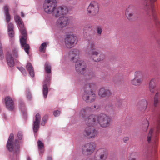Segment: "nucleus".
<instances>
[{
  "instance_id": "54",
  "label": "nucleus",
  "mask_w": 160,
  "mask_h": 160,
  "mask_svg": "<svg viewBox=\"0 0 160 160\" xmlns=\"http://www.w3.org/2000/svg\"><path fill=\"white\" fill-rule=\"evenodd\" d=\"M111 109H113V108H112V107H111Z\"/></svg>"
},
{
  "instance_id": "3",
  "label": "nucleus",
  "mask_w": 160,
  "mask_h": 160,
  "mask_svg": "<svg viewBox=\"0 0 160 160\" xmlns=\"http://www.w3.org/2000/svg\"><path fill=\"white\" fill-rule=\"evenodd\" d=\"M14 20L17 23L18 25L19 30L22 35V37L20 39V42L21 45L25 52L28 54H29L30 47L29 44L26 43L27 34L25 28L24 27L23 22L20 17L18 15L15 16Z\"/></svg>"
},
{
  "instance_id": "48",
  "label": "nucleus",
  "mask_w": 160,
  "mask_h": 160,
  "mask_svg": "<svg viewBox=\"0 0 160 160\" xmlns=\"http://www.w3.org/2000/svg\"><path fill=\"white\" fill-rule=\"evenodd\" d=\"M85 28H88L90 29H91L92 28V27L90 25H88L86 26V27Z\"/></svg>"
},
{
  "instance_id": "6",
  "label": "nucleus",
  "mask_w": 160,
  "mask_h": 160,
  "mask_svg": "<svg viewBox=\"0 0 160 160\" xmlns=\"http://www.w3.org/2000/svg\"><path fill=\"white\" fill-rule=\"evenodd\" d=\"M98 116V123H99L101 127L106 128L109 126L111 120L109 116L105 114H101Z\"/></svg>"
},
{
  "instance_id": "44",
  "label": "nucleus",
  "mask_w": 160,
  "mask_h": 160,
  "mask_svg": "<svg viewBox=\"0 0 160 160\" xmlns=\"http://www.w3.org/2000/svg\"><path fill=\"white\" fill-rule=\"evenodd\" d=\"M15 145L16 146L17 148H19V142L17 140H16L15 141Z\"/></svg>"
},
{
  "instance_id": "5",
  "label": "nucleus",
  "mask_w": 160,
  "mask_h": 160,
  "mask_svg": "<svg viewBox=\"0 0 160 160\" xmlns=\"http://www.w3.org/2000/svg\"><path fill=\"white\" fill-rule=\"evenodd\" d=\"M99 10V5L96 1H92L87 9V13L89 16H95L98 14Z\"/></svg>"
},
{
  "instance_id": "38",
  "label": "nucleus",
  "mask_w": 160,
  "mask_h": 160,
  "mask_svg": "<svg viewBox=\"0 0 160 160\" xmlns=\"http://www.w3.org/2000/svg\"><path fill=\"white\" fill-rule=\"evenodd\" d=\"M13 25L12 23H10L8 24V30H13Z\"/></svg>"
},
{
  "instance_id": "8",
  "label": "nucleus",
  "mask_w": 160,
  "mask_h": 160,
  "mask_svg": "<svg viewBox=\"0 0 160 160\" xmlns=\"http://www.w3.org/2000/svg\"><path fill=\"white\" fill-rule=\"evenodd\" d=\"M95 148V146L91 143L85 144L82 147V153L85 155H91L92 154Z\"/></svg>"
},
{
  "instance_id": "49",
  "label": "nucleus",
  "mask_w": 160,
  "mask_h": 160,
  "mask_svg": "<svg viewBox=\"0 0 160 160\" xmlns=\"http://www.w3.org/2000/svg\"><path fill=\"white\" fill-rule=\"evenodd\" d=\"M21 16L22 17H23L24 16V14L22 12H21Z\"/></svg>"
},
{
  "instance_id": "10",
  "label": "nucleus",
  "mask_w": 160,
  "mask_h": 160,
  "mask_svg": "<svg viewBox=\"0 0 160 160\" xmlns=\"http://www.w3.org/2000/svg\"><path fill=\"white\" fill-rule=\"evenodd\" d=\"M91 56H89L94 61L98 62L103 60L105 58L104 54L99 53L96 50H92L91 52Z\"/></svg>"
},
{
  "instance_id": "33",
  "label": "nucleus",
  "mask_w": 160,
  "mask_h": 160,
  "mask_svg": "<svg viewBox=\"0 0 160 160\" xmlns=\"http://www.w3.org/2000/svg\"><path fill=\"white\" fill-rule=\"evenodd\" d=\"M12 54L16 58L18 57V51L16 48H14L12 50Z\"/></svg>"
},
{
  "instance_id": "1",
  "label": "nucleus",
  "mask_w": 160,
  "mask_h": 160,
  "mask_svg": "<svg viewBox=\"0 0 160 160\" xmlns=\"http://www.w3.org/2000/svg\"><path fill=\"white\" fill-rule=\"evenodd\" d=\"M43 7L46 13L52 14L55 18L66 15L68 11L67 8L66 6L57 7L56 0H45Z\"/></svg>"
},
{
  "instance_id": "26",
  "label": "nucleus",
  "mask_w": 160,
  "mask_h": 160,
  "mask_svg": "<svg viewBox=\"0 0 160 160\" xmlns=\"http://www.w3.org/2000/svg\"><path fill=\"white\" fill-rule=\"evenodd\" d=\"M158 93H156L154 98L153 105L155 107H157L158 103Z\"/></svg>"
},
{
  "instance_id": "9",
  "label": "nucleus",
  "mask_w": 160,
  "mask_h": 160,
  "mask_svg": "<svg viewBox=\"0 0 160 160\" xmlns=\"http://www.w3.org/2000/svg\"><path fill=\"white\" fill-rule=\"evenodd\" d=\"M70 22V18L66 16L60 17L57 21L56 25L57 27L62 28L66 27Z\"/></svg>"
},
{
  "instance_id": "28",
  "label": "nucleus",
  "mask_w": 160,
  "mask_h": 160,
  "mask_svg": "<svg viewBox=\"0 0 160 160\" xmlns=\"http://www.w3.org/2000/svg\"><path fill=\"white\" fill-rule=\"evenodd\" d=\"M46 47L47 44L45 42L42 43L39 47L40 51L44 52H45Z\"/></svg>"
},
{
  "instance_id": "53",
  "label": "nucleus",
  "mask_w": 160,
  "mask_h": 160,
  "mask_svg": "<svg viewBox=\"0 0 160 160\" xmlns=\"http://www.w3.org/2000/svg\"><path fill=\"white\" fill-rule=\"evenodd\" d=\"M28 160H31L30 158L29 157H28Z\"/></svg>"
},
{
  "instance_id": "13",
  "label": "nucleus",
  "mask_w": 160,
  "mask_h": 160,
  "mask_svg": "<svg viewBox=\"0 0 160 160\" xmlns=\"http://www.w3.org/2000/svg\"><path fill=\"white\" fill-rule=\"evenodd\" d=\"M135 11V8L133 6L130 5L126 8L125 14L128 20H130L132 19Z\"/></svg>"
},
{
  "instance_id": "42",
  "label": "nucleus",
  "mask_w": 160,
  "mask_h": 160,
  "mask_svg": "<svg viewBox=\"0 0 160 160\" xmlns=\"http://www.w3.org/2000/svg\"><path fill=\"white\" fill-rule=\"evenodd\" d=\"M18 137L19 140H21L22 138V132H19L18 134Z\"/></svg>"
},
{
  "instance_id": "11",
  "label": "nucleus",
  "mask_w": 160,
  "mask_h": 160,
  "mask_svg": "<svg viewBox=\"0 0 160 160\" xmlns=\"http://www.w3.org/2000/svg\"><path fill=\"white\" fill-rule=\"evenodd\" d=\"M98 134L97 131L93 127H87L83 132V135L89 138H94Z\"/></svg>"
},
{
  "instance_id": "18",
  "label": "nucleus",
  "mask_w": 160,
  "mask_h": 160,
  "mask_svg": "<svg viewBox=\"0 0 160 160\" xmlns=\"http://www.w3.org/2000/svg\"><path fill=\"white\" fill-rule=\"evenodd\" d=\"M147 105V101L145 99H143L138 102L137 108L140 111H144L146 109Z\"/></svg>"
},
{
  "instance_id": "15",
  "label": "nucleus",
  "mask_w": 160,
  "mask_h": 160,
  "mask_svg": "<svg viewBox=\"0 0 160 160\" xmlns=\"http://www.w3.org/2000/svg\"><path fill=\"white\" fill-rule=\"evenodd\" d=\"M50 77L48 75L46 78V79L44 81L43 84V93L44 97L46 98L48 93V86L50 83Z\"/></svg>"
},
{
  "instance_id": "41",
  "label": "nucleus",
  "mask_w": 160,
  "mask_h": 160,
  "mask_svg": "<svg viewBox=\"0 0 160 160\" xmlns=\"http://www.w3.org/2000/svg\"><path fill=\"white\" fill-rule=\"evenodd\" d=\"M4 11L5 14H9L8 12V6H5L4 7Z\"/></svg>"
},
{
  "instance_id": "21",
  "label": "nucleus",
  "mask_w": 160,
  "mask_h": 160,
  "mask_svg": "<svg viewBox=\"0 0 160 160\" xmlns=\"http://www.w3.org/2000/svg\"><path fill=\"white\" fill-rule=\"evenodd\" d=\"M156 79L152 78L150 81L149 83V89L151 93L154 92L156 90Z\"/></svg>"
},
{
  "instance_id": "19",
  "label": "nucleus",
  "mask_w": 160,
  "mask_h": 160,
  "mask_svg": "<svg viewBox=\"0 0 160 160\" xmlns=\"http://www.w3.org/2000/svg\"><path fill=\"white\" fill-rule=\"evenodd\" d=\"M14 134L12 133L10 134L8 138V140L7 144V147L8 150L12 151L13 149V142Z\"/></svg>"
},
{
  "instance_id": "52",
  "label": "nucleus",
  "mask_w": 160,
  "mask_h": 160,
  "mask_svg": "<svg viewBox=\"0 0 160 160\" xmlns=\"http://www.w3.org/2000/svg\"><path fill=\"white\" fill-rule=\"evenodd\" d=\"M28 98H29V99H30V98H31V96L30 95H28Z\"/></svg>"
},
{
  "instance_id": "31",
  "label": "nucleus",
  "mask_w": 160,
  "mask_h": 160,
  "mask_svg": "<svg viewBox=\"0 0 160 160\" xmlns=\"http://www.w3.org/2000/svg\"><path fill=\"white\" fill-rule=\"evenodd\" d=\"M89 48H90V51L88 52V55L89 56H90L91 55V51L93 50H96L95 48V45L94 43L92 42L90 43L89 45Z\"/></svg>"
},
{
  "instance_id": "43",
  "label": "nucleus",
  "mask_w": 160,
  "mask_h": 160,
  "mask_svg": "<svg viewBox=\"0 0 160 160\" xmlns=\"http://www.w3.org/2000/svg\"><path fill=\"white\" fill-rule=\"evenodd\" d=\"M53 114L55 117L58 116L60 114V112L58 110L54 111L53 112Z\"/></svg>"
},
{
  "instance_id": "30",
  "label": "nucleus",
  "mask_w": 160,
  "mask_h": 160,
  "mask_svg": "<svg viewBox=\"0 0 160 160\" xmlns=\"http://www.w3.org/2000/svg\"><path fill=\"white\" fill-rule=\"evenodd\" d=\"M38 149L42 152V151L44 148L43 143L40 140H39L38 142Z\"/></svg>"
},
{
  "instance_id": "50",
  "label": "nucleus",
  "mask_w": 160,
  "mask_h": 160,
  "mask_svg": "<svg viewBox=\"0 0 160 160\" xmlns=\"http://www.w3.org/2000/svg\"><path fill=\"white\" fill-rule=\"evenodd\" d=\"M47 160H52V158L51 157H48V158Z\"/></svg>"
},
{
  "instance_id": "27",
  "label": "nucleus",
  "mask_w": 160,
  "mask_h": 160,
  "mask_svg": "<svg viewBox=\"0 0 160 160\" xmlns=\"http://www.w3.org/2000/svg\"><path fill=\"white\" fill-rule=\"evenodd\" d=\"M45 69L46 72L48 73H49L51 72V67L48 62H46L45 64Z\"/></svg>"
},
{
  "instance_id": "51",
  "label": "nucleus",
  "mask_w": 160,
  "mask_h": 160,
  "mask_svg": "<svg viewBox=\"0 0 160 160\" xmlns=\"http://www.w3.org/2000/svg\"><path fill=\"white\" fill-rule=\"evenodd\" d=\"M129 160H136V159L134 158H132L131 159H129Z\"/></svg>"
},
{
  "instance_id": "22",
  "label": "nucleus",
  "mask_w": 160,
  "mask_h": 160,
  "mask_svg": "<svg viewBox=\"0 0 160 160\" xmlns=\"http://www.w3.org/2000/svg\"><path fill=\"white\" fill-rule=\"evenodd\" d=\"M6 58L8 65L10 67L13 66L14 64V59L10 52H8L7 53Z\"/></svg>"
},
{
  "instance_id": "25",
  "label": "nucleus",
  "mask_w": 160,
  "mask_h": 160,
  "mask_svg": "<svg viewBox=\"0 0 160 160\" xmlns=\"http://www.w3.org/2000/svg\"><path fill=\"white\" fill-rule=\"evenodd\" d=\"M91 108L89 107H86L82 110L80 112V115L84 117L85 116L91 111Z\"/></svg>"
},
{
  "instance_id": "14",
  "label": "nucleus",
  "mask_w": 160,
  "mask_h": 160,
  "mask_svg": "<svg viewBox=\"0 0 160 160\" xmlns=\"http://www.w3.org/2000/svg\"><path fill=\"white\" fill-rule=\"evenodd\" d=\"M95 157V160H105L107 156V153L106 150L104 149H102L99 150L97 154Z\"/></svg>"
},
{
  "instance_id": "37",
  "label": "nucleus",
  "mask_w": 160,
  "mask_h": 160,
  "mask_svg": "<svg viewBox=\"0 0 160 160\" xmlns=\"http://www.w3.org/2000/svg\"><path fill=\"white\" fill-rule=\"evenodd\" d=\"M8 35L9 37L11 38L13 37L14 34V32L13 31V30H8Z\"/></svg>"
},
{
  "instance_id": "23",
  "label": "nucleus",
  "mask_w": 160,
  "mask_h": 160,
  "mask_svg": "<svg viewBox=\"0 0 160 160\" xmlns=\"http://www.w3.org/2000/svg\"><path fill=\"white\" fill-rule=\"evenodd\" d=\"M27 70L28 71L30 75L32 77L34 76V72L32 65L30 63H28L26 66Z\"/></svg>"
},
{
  "instance_id": "29",
  "label": "nucleus",
  "mask_w": 160,
  "mask_h": 160,
  "mask_svg": "<svg viewBox=\"0 0 160 160\" xmlns=\"http://www.w3.org/2000/svg\"><path fill=\"white\" fill-rule=\"evenodd\" d=\"M134 78H142L143 79V75L142 72L140 71H136L134 73Z\"/></svg>"
},
{
  "instance_id": "2",
  "label": "nucleus",
  "mask_w": 160,
  "mask_h": 160,
  "mask_svg": "<svg viewBox=\"0 0 160 160\" xmlns=\"http://www.w3.org/2000/svg\"><path fill=\"white\" fill-rule=\"evenodd\" d=\"M80 52L77 49H73L70 51L69 57L71 60L76 62L75 68L79 74H84L86 71V64L82 61H78L79 59Z\"/></svg>"
},
{
  "instance_id": "20",
  "label": "nucleus",
  "mask_w": 160,
  "mask_h": 160,
  "mask_svg": "<svg viewBox=\"0 0 160 160\" xmlns=\"http://www.w3.org/2000/svg\"><path fill=\"white\" fill-rule=\"evenodd\" d=\"M111 95L109 90L104 88H100L99 91L98 95L102 98L108 97Z\"/></svg>"
},
{
  "instance_id": "7",
  "label": "nucleus",
  "mask_w": 160,
  "mask_h": 160,
  "mask_svg": "<svg viewBox=\"0 0 160 160\" xmlns=\"http://www.w3.org/2000/svg\"><path fill=\"white\" fill-rule=\"evenodd\" d=\"M77 38L73 34L66 35L64 42L65 46L68 48H71L74 47L77 42Z\"/></svg>"
},
{
  "instance_id": "36",
  "label": "nucleus",
  "mask_w": 160,
  "mask_h": 160,
  "mask_svg": "<svg viewBox=\"0 0 160 160\" xmlns=\"http://www.w3.org/2000/svg\"><path fill=\"white\" fill-rule=\"evenodd\" d=\"M150 152L149 149L147 146H146L143 150V152L145 155H147Z\"/></svg>"
},
{
  "instance_id": "35",
  "label": "nucleus",
  "mask_w": 160,
  "mask_h": 160,
  "mask_svg": "<svg viewBox=\"0 0 160 160\" xmlns=\"http://www.w3.org/2000/svg\"><path fill=\"white\" fill-rule=\"evenodd\" d=\"M17 68L20 71L22 72L24 76H25L26 75L27 72L24 68L21 67H18Z\"/></svg>"
},
{
  "instance_id": "12",
  "label": "nucleus",
  "mask_w": 160,
  "mask_h": 160,
  "mask_svg": "<svg viewBox=\"0 0 160 160\" xmlns=\"http://www.w3.org/2000/svg\"><path fill=\"white\" fill-rule=\"evenodd\" d=\"M98 116L91 115L86 118L85 122L88 127H93L98 123Z\"/></svg>"
},
{
  "instance_id": "4",
  "label": "nucleus",
  "mask_w": 160,
  "mask_h": 160,
  "mask_svg": "<svg viewBox=\"0 0 160 160\" xmlns=\"http://www.w3.org/2000/svg\"><path fill=\"white\" fill-rule=\"evenodd\" d=\"M96 88V84L95 83L89 82L86 84L84 87V94L83 98L87 102L91 103L95 100L96 96L92 90Z\"/></svg>"
},
{
  "instance_id": "34",
  "label": "nucleus",
  "mask_w": 160,
  "mask_h": 160,
  "mask_svg": "<svg viewBox=\"0 0 160 160\" xmlns=\"http://www.w3.org/2000/svg\"><path fill=\"white\" fill-rule=\"evenodd\" d=\"M97 31L98 34L99 35H101L102 32V28L101 26H98L97 27Z\"/></svg>"
},
{
  "instance_id": "45",
  "label": "nucleus",
  "mask_w": 160,
  "mask_h": 160,
  "mask_svg": "<svg viewBox=\"0 0 160 160\" xmlns=\"http://www.w3.org/2000/svg\"><path fill=\"white\" fill-rule=\"evenodd\" d=\"M129 140V138L128 137H125L123 138V141L124 142H126Z\"/></svg>"
},
{
  "instance_id": "55",
  "label": "nucleus",
  "mask_w": 160,
  "mask_h": 160,
  "mask_svg": "<svg viewBox=\"0 0 160 160\" xmlns=\"http://www.w3.org/2000/svg\"><path fill=\"white\" fill-rule=\"evenodd\" d=\"M2 0H0V2H1Z\"/></svg>"
},
{
  "instance_id": "17",
  "label": "nucleus",
  "mask_w": 160,
  "mask_h": 160,
  "mask_svg": "<svg viewBox=\"0 0 160 160\" xmlns=\"http://www.w3.org/2000/svg\"><path fill=\"white\" fill-rule=\"evenodd\" d=\"M35 120L34 122L33 125V131L35 132H37L39 128V124L41 121V116L39 113H37L35 115Z\"/></svg>"
},
{
  "instance_id": "40",
  "label": "nucleus",
  "mask_w": 160,
  "mask_h": 160,
  "mask_svg": "<svg viewBox=\"0 0 160 160\" xmlns=\"http://www.w3.org/2000/svg\"><path fill=\"white\" fill-rule=\"evenodd\" d=\"M144 122L145 123V128L144 129H143L144 130L146 131L148 129V127L149 125V123L148 121L147 120H144Z\"/></svg>"
},
{
  "instance_id": "32",
  "label": "nucleus",
  "mask_w": 160,
  "mask_h": 160,
  "mask_svg": "<svg viewBox=\"0 0 160 160\" xmlns=\"http://www.w3.org/2000/svg\"><path fill=\"white\" fill-rule=\"evenodd\" d=\"M48 116L47 115H45L42 118V119L41 125L42 126H44L48 119Z\"/></svg>"
},
{
  "instance_id": "39",
  "label": "nucleus",
  "mask_w": 160,
  "mask_h": 160,
  "mask_svg": "<svg viewBox=\"0 0 160 160\" xmlns=\"http://www.w3.org/2000/svg\"><path fill=\"white\" fill-rule=\"evenodd\" d=\"M6 17V20L7 23H8L11 19L10 16L9 14H5Z\"/></svg>"
},
{
  "instance_id": "24",
  "label": "nucleus",
  "mask_w": 160,
  "mask_h": 160,
  "mask_svg": "<svg viewBox=\"0 0 160 160\" xmlns=\"http://www.w3.org/2000/svg\"><path fill=\"white\" fill-rule=\"evenodd\" d=\"M143 79L142 78H134L131 81V83L135 86H139L142 83Z\"/></svg>"
},
{
  "instance_id": "16",
  "label": "nucleus",
  "mask_w": 160,
  "mask_h": 160,
  "mask_svg": "<svg viewBox=\"0 0 160 160\" xmlns=\"http://www.w3.org/2000/svg\"><path fill=\"white\" fill-rule=\"evenodd\" d=\"M5 103L7 108L10 110L14 108V104L13 100L9 96H7L5 99Z\"/></svg>"
},
{
  "instance_id": "47",
  "label": "nucleus",
  "mask_w": 160,
  "mask_h": 160,
  "mask_svg": "<svg viewBox=\"0 0 160 160\" xmlns=\"http://www.w3.org/2000/svg\"><path fill=\"white\" fill-rule=\"evenodd\" d=\"M93 108L95 109H97L98 108L99 106L97 105H94Z\"/></svg>"
},
{
  "instance_id": "46",
  "label": "nucleus",
  "mask_w": 160,
  "mask_h": 160,
  "mask_svg": "<svg viewBox=\"0 0 160 160\" xmlns=\"http://www.w3.org/2000/svg\"><path fill=\"white\" fill-rule=\"evenodd\" d=\"M121 102H122L120 100L118 101V102L116 103V105L118 106V107H120L121 105Z\"/></svg>"
}]
</instances>
